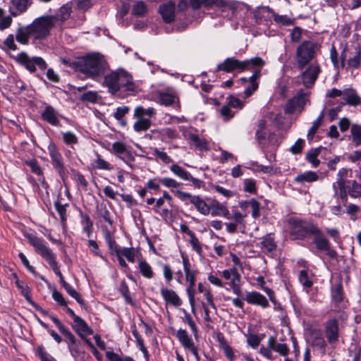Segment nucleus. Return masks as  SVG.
<instances>
[{
  "instance_id": "f257e3e1",
  "label": "nucleus",
  "mask_w": 361,
  "mask_h": 361,
  "mask_svg": "<svg viewBox=\"0 0 361 361\" xmlns=\"http://www.w3.org/2000/svg\"><path fill=\"white\" fill-rule=\"evenodd\" d=\"M54 27L53 16L45 15L35 18L32 23L26 26H20L16 30V39L22 44H27L29 39L44 40L50 35Z\"/></svg>"
},
{
  "instance_id": "f03ea898",
  "label": "nucleus",
  "mask_w": 361,
  "mask_h": 361,
  "mask_svg": "<svg viewBox=\"0 0 361 361\" xmlns=\"http://www.w3.org/2000/svg\"><path fill=\"white\" fill-rule=\"evenodd\" d=\"M102 85L106 87L111 94H116L122 89L133 92L136 90V85L132 75L121 68L105 75Z\"/></svg>"
},
{
  "instance_id": "7ed1b4c3",
  "label": "nucleus",
  "mask_w": 361,
  "mask_h": 361,
  "mask_svg": "<svg viewBox=\"0 0 361 361\" xmlns=\"http://www.w3.org/2000/svg\"><path fill=\"white\" fill-rule=\"evenodd\" d=\"M71 66L76 71L81 72L92 79L103 75L108 68L106 61L98 54L84 57L75 61Z\"/></svg>"
},
{
  "instance_id": "20e7f679",
  "label": "nucleus",
  "mask_w": 361,
  "mask_h": 361,
  "mask_svg": "<svg viewBox=\"0 0 361 361\" xmlns=\"http://www.w3.org/2000/svg\"><path fill=\"white\" fill-rule=\"evenodd\" d=\"M264 65V61L258 56L245 61H239L234 57H230L219 63L216 67V71L226 73H231L234 71L243 72L257 67L262 68Z\"/></svg>"
},
{
  "instance_id": "39448f33",
  "label": "nucleus",
  "mask_w": 361,
  "mask_h": 361,
  "mask_svg": "<svg viewBox=\"0 0 361 361\" xmlns=\"http://www.w3.org/2000/svg\"><path fill=\"white\" fill-rule=\"evenodd\" d=\"M319 49L318 43L313 40L303 41L296 49L295 59L299 69H303L316 56Z\"/></svg>"
},
{
  "instance_id": "423d86ee",
  "label": "nucleus",
  "mask_w": 361,
  "mask_h": 361,
  "mask_svg": "<svg viewBox=\"0 0 361 361\" xmlns=\"http://www.w3.org/2000/svg\"><path fill=\"white\" fill-rule=\"evenodd\" d=\"M157 114V111L153 107L147 109L142 106H137L134 110L133 116L136 121L133 123V129L135 132H145L148 130L151 126V118L154 117Z\"/></svg>"
},
{
  "instance_id": "0eeeda50",
  "label": "nucleus",
  "mask_w": 361,
  "mask_h": 361,
  "mask_svg": "<svg viewBox=\"0 0 361 361\" xmlns=\"http://www.w3.org/2000/svg\"><path fill=\"white\" fill-rule=\"evenodd\" d=\"M291 226V235L294 239L302 240L309 234H313L317 232V226L310 221H307L300 219H291L290 220Z\"/></svg>"
},
{
  "instance_id": "6e6552de",
  "label": "nucleus",
  "mask_w": 361,
  "mask_h": 361,
  "mask_svg": "<svg viewBox=\"0 0 361 361\" xmlns=\"http://www.w3.org/2000/svg\"><path fill=\"white\" fill-rule=\"evenodd\" d=\"M309 93L305 92L302 90H299L297 94L290 99L284 106V112L286 114H292L295 111L302 112L305 106L310 102Z\"/></svg>"
},
{
  "instance_id": "1a4fd4ad",
  "label": "nucleus",
  "mask_w": 361,
  "mask_h": 361,
  "mask_svg": "<svg viewBox=\"0 0 361 361\" xmlns=\"http://www.w3.org/2000/svg\"><path fill=\"white\" fill-rule=\"evenodd\" d=\"M317 232H314L313 243L315 244L317 249L319 251L325 252L326 254L333 259H336L338 257L337 252L331 247L329 240L324 237L322 231L317 227Z\"/></svg>"
},
{
  "instance_id": "9d476101",
  "label": "nucleus",
  "mask_w": 361,
  "mask_h": 361,
  "mask_svg": "<svg viewBox=\"0 0 361 361\" xmlns=\"http://www.w3.org/2000/svg\"><path fill=\"white\" fill-rule=\"evenodd\" d=\"M324 329L328 343L329 344L337 343L340 336L338 320L335 317L329 318L324 323Z\"/></svg>"
},
{
  "instance_id": "9b49d317",
  "label": "nucleus",
  "mask_w": 361,
  "mask_h": 361,
  "mask_svg": "<svg viewBox=\"0 0 361 361\" xmlns=\"http://www.w3.org/2000/svg\"><path fill=\"white\" fill-rule=\"evenodd\" d=\"M320 72L321 67L317 62L311 63L301 74L302 84L307 87H311L317 80Z\"/></svg>"
},
{
  "instance_id": "f8f14e48",
  "label": "nucleus",
  "mask_w": 361,
  "mask_h": 361,
  "mask_svg": "<svg viewBox=\"0 0 361 361\" xmlns=\"http://www.w3.org/2000/svg\"><path fill=\"white\" fill-rule=\"evenodd\" d=\"M47 149L51 159V164L54 168L57 171L62 179H63L65 176V168L61 154L59 153L56 145L52 141L49 142Z\"/></svg>"
},
{
  "instance_id": "ddd939ff",
  "label": "nucleus",
  "mask_w": 361,
  "mask_h": 361,
  "mask_svg": "<svg viewBox=\"0 0 361 361\" xmlns=\"http://www.w3.org/2000/svg\"><path fill=\"white\" fill-rule=\"evenodd\" d=\"M183 268L185 273V279L189 283L187 292L191 303L194 302L195 284L196 271L190 269V264L187 258L183 257Z\"/></svg>"
},
{
  "instance_id": "4468645a",
  "label": "nucleus",
  "mask_w": 361,
  "mask_h": 361,
  "mask_svg": "<svg viewBox=\"0 0 361 361\" xmlns=\"http://www.w3.org/2000/svg\"><path fill=\"white\" fill-rule=\"evenodd\" d=\"M25 237L29 243L34 247L35 252L44 259L53 255L51 250L45 245L42 238H39L31 233L26 234Z\"/></svg>"
},
{
  "instance_id": "2eb2a0df",
  "label": "nucleus",
  "mask_w": 361,
  "mask_h": 361,
  "mask_svg": "<svg viewBox=\"0 0 361 361\" xmlns=\"http://www.w3.org/2000/svg\"><path fill=\"white\" fill-rule=\"evenodd\" d=\"M183 135L188 143L200 151H209L210 147L209 142L204 138H200L197 135L185 132Z\"/></svg>"
},
{
  "instance_id": "dca6fc26",
  "label": "nucleus",
  "mask_w": 361,
  "mask_h": 361,
  "mask_svg": "<svg viewBox=\"0 0 361 361\" xmlns=\"http://www.w3.org/2000/svg\"><path fill=\"white\" fill-rule=\"evenodd\" d=\"M188 2L193 10H197L202 6L210 9L214 6L224 8L227 6V3L224 0H188Z\"/></svg>"
},
{
  "instance_id": "f3484780",
  "label": "nucleus",
  "mask_w": 361,
  "mask_h": 361,
  "mask_svg": "<svg viewBox=\"0 0 361 361\" xmlns=\"http://www.w3.org/2000/svg\"><path fill=\"white\" fill-rule=\"evenodd\" d=\"M175 11V4L171 1L161 4L159 8V13L161 14L164 21L166 23H170L174 20Z\"/></svg>"
},
{
  "instance_id": "a211bd4d",
  "label": "nucleus",
  "mask_w": 361,
  "mask_h": 361,
  "mask_svg": "<svg viewBox=\"0 0 361 361\" xmlns=\"http://www.w3.org/2000/svg\"><path fill=\"white\" fill-rule=\"evenodd\" d=\"M182 233L185 235L183 238L190 243L192 249L197 253H200L202 247L195 233L190 230L188 226L182 224Z\"/></svg>"
},
{
  "instance_id": "6ab92c4d",
  "label": "nucleus",
  "mask_w": 361,
  "mask_h": 361,
  "mask_svg": "<svg viewBox=\"0 0 361 361\" xmlns=\"http://www.w3.org/2000/svg\"><path fill=\"white\" fill-rule=\"evenodd\" d=\"M73 329L81 338L93 334L92 330L88 326L86 322L80 317H75L73 321Z\"/></svg>"
},
{
  "instance_id": "aec40b11",
  "label": "nucleus",
  "mask_w": 361,
  "mask_h": 361,
  "mask_svg": "<svg viewBox=\"0 0 361 361\" xmlns=\"http://www.w3.org/2000/svg\"><path fill=\"white\" fill-rule=\"evenodd\" d=\"M261 68H255L254 69L253 74L248 78L249 82L250 85H249L247 88H245L244 91L245 96L246 97H250L254 92H255L259 87V83L257 80L261 77Z\"/></svg>"
},
{
  "instance_id": "412c9836",
  "label": "nucleus",
  "mask_w": 361,
  "mask_h": 361,
  "mask_svg": "<svg viewBox=\"0 0 361 361\" xmlns=\"http://www.w3.org/2000/svg\"><path fill=\"white\" fill-rule=\"evenodd\" d=\"M245 300L249 304L259 305L264 308L269 306L266 297L258 292L247 293Z\"/></svg>"
},
{
  "instance_id": "4be33fe9",
  "label": "nucleus",
  "mask_w": 361,
  "mask_h": 361,
  "mask_svg": "<svg viewBox=\"0 0 361 361\" xmlns=\"http://www.w3.org/2000/svg\"><path fill=\"white\" fill-rule=\"evenodd\" d=\"M10 1L15 8V11L10 10L11 16L13 17L25 13L32 4L31 0H10Z\"/></svg>"
},
{
  "instance_id": "5701e85b",
  "label": "nucleus",
  "mask_w": 361,
  "mask_h": 361,
  "mask_svg": "<svg viewBox=\"0 0 361 361\" xmlns=\"http://www.w3.org/2000/svg\"><path fill=\"white\" fill-rule=\"evenodd\" d=\"M216 340L219 342L220 348L224 351L226 357L230 360L233 361L235 356L232 348L227 343L224 334L221 332L216 334Z\"/></svg>"
},
{
  "instance_id": "b1692460",
  "label": "nucleus",
  "mask_w": 361,
  "mask_h": 361,
  "mask_svg": "<svg viewBox=\"0 0 361 361\" xmlns=\"http://www.w3.org/2000/svg\"><path fill=\"white\" fill-rule=\"evenodd\" d=\"M260 247L262 252L266 253H269L276 250L277 244L271 234H267L262 238Z\"/></svg>"
},
{
  "instance_id": "393cba45",
  "label": "nucleus",
  "mask_w": 361,
  "mask_h": 361,
  "mask_svg": "<svg viewBox=\"0 0 361 361\" xmlns=\"http://www.w3.org/2000/svg\"><path fill=\"white\" fill-rule=\"evenodd\" d=\"M15 60L18 63L24 66L31 73L36 71L34 57L30 58L25 52H20L15 57Z\"/></svg>"
},
{
  "instance_id": "a878e982",
  "label": "nucleus",
  "mask_w": 361,
  "mask_h": 361,
  "mask_svg": "<svg viewBox=\"0 0 361 361\" xmlns=\"http://www.w3.org/2000/svg\"><path fill=\"white\" fill-rule=\"evenodd\" d=\"M311 334L312 336L311 340L312 346L316 347L318 349L324 351L327 345L324 338L322 336L320 330L313 329L311 331Z\"/></svg>"
},
{
  "instance_id": "bb28decb",
  "label": "nucleus",
  "mask_w": 361,
  "mask_h": 361,
  "mask_svg": "<svg viewBox=\"0 0 361 361\" xmlns=\"http://www.w3.org/2000/svg\"><path fill=\"white\" fill-rule=\"evenodd\" d=\"M268 346L271 350L279 353L282 356H286L289 353V349L285 343H278L274 336H270L268 339Z\"/></svg>"
},
{
  "instance_id": "cd10ccee",
  "label": "nucleus",
  "mask_w": 361,
  "mask_h": 361,
  "mask_svg": "<svg viewBox=\"0 0 361 361\" xmlns=\"http://www.w3.org/2000/svg\"><path fill=\"white\" fill-rule=\"evenodd\" d=\"M161 293L167 304H171L174 306L179 305V297L173 290L161 288Z\"/></svg>"
},
{
  "instance_id": "c85d7f7f",
  "label": "nucleus",
  "mask_w": 361,
  "mask_h": 361,
  "mask_svg": "<svg viewBox=\"0 0 361 361\" xmlns=\"http://www.w3.org/2000/svg\"><path fill=\"white\" fill-rule=\"evenodd\" d=\"M182 345L191 351L197 361L200 360L197 348L185 330H182Z\"/></svg>"
},
{
  "instance_id": "c756f323",
  "label": "nucleus",
  "mask_w": 361,
  "mask_h": 361,
  "mask_svg": "<svg viewBox=\"0 0 361 361\" xmlns=\"http://www.w3.org/2000/svg\"><path fill=\"white\" fill-rule=\"evenodd\" d=\"M42 116L44 120L52 126L59 125V121L56 117V113L54 109L51 106L46 107L45 110L42 114Z\"/></svg>"
},
{
  "instance_id": "7c9ffc66",
  "label": "nucleus",
  "mask_w": 361,
  "mask_h": 361,
  "mask_svg": "<svg viewBox=\"0 0 361 361\" xmlns=\"http://www.w3.org/2000/svg\"><path fill=\"white\" fill-rule=\"evenodd\" d=\"M14 278H16V285L18 289L20 290L21 294L25 297L26 300L31 304L32 305H35V302L31 300L30 290L29 287L25 285L23 281H20L16 274H13Z\"/></svg>"
},
{
  "instance_id": "2f4dec72",
  "label": "nucleus",
  "mask_w": 361,
  "mask_h": 361,
  "mask_svg": "<svg viewBox=\"0 0 361 361\" xmlns=\"http://www.w3.org/2000/svg\"><path fill=\"white\" fill-rule=\"evenodd\" d=\"M274 21L280 26H291L295 23V19L287 15L274 14Z\"/></svg>"
},
{
  "instance_id": "473e14b6",
  "label": "nucleus",
  "mask_w": 361,
  "mask_h": 361,
  "mask_svg": "<svg viewBox=\"0 0 361 361\" xmlns=\"http://www.w3.org/2000/svg\"><path fill=\"white\" fill-rule=\"evenodd\" d=\"M319 178L318 175L313 171H308L303 173H300L295 178V181L296 183H302L304 182L311 183L317 181Z\"/></svg>"
},
{
  "instance_id": "72a5a7b5",
  "label": "nucleus",
  "mask_w": 361,
  "mask_h": 361,
  "mask_svg": "<svg viewBox=\"0 0 361 361\" xmlns=\"http://www.w3.org/2000/svg\"><path fill=\"white\" fill-rule=\"evenodd\" d=\"M60 283L63 287V288L66 290V292L73 297L79 304L83 305L84 300L81 298L80 295L63 278L60 280Z\"/></svg>"
},
{
  "instance_id": "f704fd0d",
  "label": "nucleus",
  "mask_w": 361,
  "mask_h": 361,
  "mask_svg": "<svg viewBox=\"0 0 361 361\" xmlns=\"http://www.w3.org/2000/svg\"><path fill=\"white\" fill-rule=\"evenodd\" d=\"M71 6H69L67 4L62 6L59 8L58 13L56 16H53L54 18V22L56 20L63 22V21L68 20L71 16Z\"/></svg>"
},
{
  "instance_id": "c9c22d12",
  "label": "nucleus",
  "mask_w": 361,
  "mask_h": 361,
  "mask_svg": "<svg viewBox=\"0 0 361 361\" xmlns=\"http://www.w3.org/2000/svg\"><path fill=\"white\" fill-rule=\"evenodd\" d=\"M324 116V111L323 110L316 121H314L312 127L309 129L307 137L309 141L312 140L315 133L322 125V122Z\"/></svg>"
},
{
  "instance_id": "e433bc0d",
  "label": "nucleus",
  "mask_w": 361,
  "mask_h": 361,
  "mask_svg": "<svg viewBox=\"0 0 361 361\" xmlns=\"http://www.w3.org/2000/svg\"><path fill=\"white\" fill-rule=\"evenodd\" d=\"M352 141L356 147L361 145V126L353 124L350 129Z\"/></svg>"
},
{
  "instance_id": "4c0bfd02",
  "label": "nucleus",
  "mask_w": 361,
  "mask_h": 361,
  "mask_svg": "<svg viewBox=\"0 0 361 361\" xmlns=\"http://www.w3.org/2000/svg\"><path fill=\"white\" fill-rule=\"evenodd\" d=\"M349 183L350 185H348V195L353 198L361 197V183L352 180Z\"/></svg>"
},
{
  "instance_id": "58836bf2",
  "label": "nucleus",
  "mask_w": 361,
  "mask_h": 361,
  "mask_svg": "<svg viewBox=\"0 0 361 361\" xmlns=\"http://www.w3.org/2000/svg\"><path fill=\"white\" fill-rule=\"evenodd\" d=\"M140 271L142 276L147 279H152L154 276V272L151 266L144 260H141L138 264Z\"/></svg>"
},
{
  "instance_id": "ea45409f",
  "label": "nucleus",
  "mask_w": 361,
  "mask_h": 361,
  "mask_svg": "<svg viewBox=\"0 0 361 361\" xmlns=\"http://www.w3.org/2000/svg\"><path fill=\"white\" fill-rule=\"evenodd\" d=\"M147 12L145 3L142 1H136L132 8V14L136 16H143Z\"/></svg>"
},
{
  "instance_id": "a19ab883",
  "label": "nucleus",
  "mask_w": 361,
  "mask_h": 361,
  "mask_svg": "<svg viewBox=\"0 0 361 361\" xmlns=\"http://www.w3.org/2000/svg\"><path fill=\"white\" fill-rule=\"evenodd\" d=\"M96 159L94 161V167L97 169L107 170L110 171L113 169L112 166L103 159L99 154H96Z\"/></svg>"
},
{
  "instance_id": "79ce46f5",
  "label": "nucleus",
  "mask_w": 361,
  "mask_h": 361,
  "mask_svg": "<svg viewBox=\"0 0 361 361\" xmlns=\"http://www.w3.org/2000/svg\"><path fill=\"white\" fill-rule=\"evenodd\" d=\"M68 204H62L59 200L54 202V207L59 213L61 219V221L64 223L66 221V207Z\"/></svg>"
},
{
  "instance_id": "37998d69",
  "label": "nucleus",
  "mask_w": 361,
  "mask_h": 361,
  "mask_svg": "<svg viewBox=\"0 0 361 361\" xmlns=\"http://www.w3.org/2000/svg\"><path fill=\"white\" fill-rule=\"evenodd\" d=\"M62 137L64 143L67 145H73L78 144V140L76 135L70 131L63 133Z\"/></svg>"
},
{
  "instance_id": "c03bdc74",
  "label": "nucleus",
  "mask_w": 361,
  "mask_h": 361,
  "mask_svg": "<svg viewBox=\"0 0 361 361\" xmlns=\"http://www.w3.org/2000/svg\"><path fill=\"white\" fill-rule=\"evenodd\" d=\"M112 152L115 155L121 158L120 155L126 153L128 150L124 143L121 142H115L112 144Z\"/></svg>"
},
{
  "instance_id": "a18cd8bd",
  "label": "nucleus",
  "mask_w": 361,
  "mask_h": 361,
  "mask_svg": "<svg viewBox=\"0 0 361 361\" xmlns=\"http://www.w3.org/2000/svg\"><path fill=\"white\" fill-rule=\"evenodd\" d=\"M332 298L336 303H340L343 300V288L341 283L336 284L332 291Z\"/></svg>"
},
{
  "instance_id": "49530a36",
  "label": "nucleus",
  "mask_w": 361,
  "mask_h": 361,
  "mask_svg": "<svg viewBox=\"0 0 361 361\" xmlns=\"http://www.w3.org/2000/svg\"><path fill=\"white\" fill-rule=\"evenodd\" d=\"M240 274L235 275V278L233 280H231L228 284L232 288L233 293L237 295L238 296H240L241 295V289L240 287Z\"/></svg>"
},
{
  "instance_id": "de8ad7c7",
  "label": "nucleus",
  "mask_w": 361,
  "mask_h": 361,
  "mask_svg": "<svg viewBox=\"0 0 361 361\" xmlns=\"http://www.w3.org/2000/svg\"><path fill=\"white\" fill-rule=\"evenodd\" d=\"M360 59L361 51L360 48L358 47L356 54L353 58H350L348 60V66L353 68H358L360 66Z\"/></svg>"
},
{
  "instance_id": "09e8293b",
  "label": "nucleus",
  "mask_w": 361,
  "mask_h": 361,
  "mask_svg": "<svg viewBox=\"0 0 361 361\" xmlns=\"http://www.w3.org/2000/svg\"><path fill=\"white\" fill-rule=\"evenodd\" d=\"M200 200V198L198 196H192L188 193L182 192V201L185 202V204H192L197 209Z\"/></svg>"
},
{
  "instance_id": "8fccbe9b",
  "label": "nucleus",
  "mask_w": 361,
  "mask_h": 361,
  "mask_svg": "<svg viewBox=\"0 0 361 361\" xmlns=\"http://www.w3.org/2000/svg\"><path fill=\"white\" fill-rule=\"evenodd\" d=\"M46 260L48 262V263L54 270V273L59 276V279L61 280L63 278V276L59 269L58 264L56 260L54 255H51L48 258H47Z\"/></svg>"
},
{
  "instance_id": "3c124183",
  "label": "nucleus",
  "mask_w": 361,
  "mask_h": 361,
  "mask_svg": "<svg viewBox=\"0 0 361 361\" xmlns=\"http://www.w3.org/2000/svg\"><path fill=\"white\" fill-rule=\"evenodd\" d=\"M98 98L99 96L96 92L88 91L82 94L80 100L82 102H88L94 104L97 102Z\"/></svg>"
},
{
  "instance_id": "603ef678",
  "label": "nucleus",
  "mask_w": 361,
  "mask_h": 361,
  "mask_svg": "<svg viewBox=\"0 0 361 361\" xmlns=\"http://www.w3.org/2000/svg\"><path fill=\"white\" fill-rule=\"evenodd\" d=\"M159 99L161 104L168 106L172 104L175 101V97L171 93L163 92L159 94Z\"/></svg>"
},
{
  "instance_id": "864d4df0",
  "label": "nucleus",
  "mask_w": 361,
  "mask_h": 361,
  "mask_svg": "<svg viewBox=\"0 0 361 361\" xmlns=\"http://www.w3.org/2000/svg\"><path fill=\"white\" fill-rule=\"evenodd\" d=\"M320 153L319 149H316L314 152L308 153L307 154V161L311 163L314 167H317L319 164L320 161L317 159L318 155Z\"/></svg>"
},
{
  "instance_id": "5fc2aeb1",
  "label": "nucleus",
  "mask_w": 361,
  "mask_h": 361,
  "mask_svg": "<svg viewBox=\"0 0 361 361\" xmlns=\"http://www.w3.org/2000/svg\"><path fill=\"white\" fill-rule=\"evenodd\" d=\"M227 105L229 107L238 108L242 109L244 106L243 103L237 97L233 95H230L227 97Z\"/></svg>"
},
{
  "instance_id": "6e6d98bb",
  "label": "nucleus",
  "mask_w": 361,
  "mask_h": 361,
  "mask_svg": "<svg viewBox=\"0 0 361 361\" xmlns=\"http://www.w3.org/2000/svg\"><path fill=\"white\" fill-rule=\"evenodd\" d=\"M250 207L252 208V216L257 219L260 216V203L255 198L250 200Z\"/></svg>"
},
{
  "instance_id": "4d7b16f0",
  "label": "nucleus",
  "mask_w": 361,
  "mask_h": 361,
  "mask_svg": "<svg viewBox=\"0 0 361 361\" xmlns=\"http://www.w3.org/2000/svg\"><path fill=\"white\" fill-rule=\"evenodd\" d=\"M198 290H199V292H200V293L205 292L204 295H205L206 300H207V301L208 304H209L211 307H212L213 308H214V309H215V308H216V307H215V305H214V302H213V295H212V294L210 293V291H209V290H206V289H205V288H204V286H203V284H202V283H200L198 284Z\"/></svg>"
},
{
  "instance_id": "13d9d810",
  "label": "nucleus",
  "mask_w": 361,
  "mask_h": 361,
  "mask_svg": "<svg viewBox=\"0 0 361 361\" xmlns=\"http://www.w3.org/2000/svg\"><path fill=\"white\" fill-rule=\"evenodd\" d=\"M299 281L304 287L310 288L312 286V282L310 280L307 272L305 270L300 271Z\"/></svg>"
},
{
  "instance_id": "bf43d9fd",
  "label": "nucleus",
  "mask_w": 361,
  "mask_h": 361,
  "mask_svg": "<svg viewBox=\"0 0 361 361\" xmlns=\"http://www.w3.org/2000/svg\"><path fill=\"white\" fill-rule=\"evenodd\" d=\"M182 180L191 181L192 184L196 187L200 188L202 184V181L200 180L197 178H193L191 176V175L188 173L187 171H185L182 170Z\"/></svg>"
},
{
  "instance_id": "052dcab7",
  "label": "nucleus",
  "mask_w": 361,
  "mask_h": 361,
  "mask_svg": "<svg viewBox=\"0 0 361 361\" xmlns=\"http://www.w3.org/2000/svg\"><path fill=\"white\" fill-rule=\"evenodd\" d=\"M130 111V107L127 106H123L121 107H118L116 109V112L114 113V118L118 121H121L122 118L129 113Z\"/></svg>"
},
{
  "instance_id": "680f3d73",
  "label": "nucleus",
  "mask_w": 361,
  "mask_h": 361,
  "mask_svg": "<svg viewBox=\"0 0 361 361\" xmlns=\"http://www.w3.org/2000/svg\"><path fill=\"white\" fill-rule=\"evenodd\" d=\"M221 116L223 117L224 120L227 121L231 119L234 116V112H233L229 106L224 105L220 110Z\"/></svg>"
},
{
  "instance_id": "e2e57ef3",
  "label": "nucleus",
  "mask_w": 361,
  "mask_h": 361,
  "mask_svg": "<svg viewBox=\"0 0 361 361\" xmlns=\"http://www.w3.org/2000/svg\"><path fill=\"white\" fill-rule=\"evenodd\" d=\"M121 255H123L129 262H135V251L133 247H124L121 250Z\"/></svg>"
},
{
  "instance_id": "0e129e2a",
  "label": "nucleus",
  "mask_w": 361,
  "mask_h": 361,
  "mask_svg": "<svg viewBox=\"0 0 361 361\" xmlns=\"http://www.w3.org/2000/svg\"><path fill=\"white\" fill-rule=\"evenodd\" d=\"M158 181L164 186L172 189H177L179 186V183L178 182L170 178H160Z\"/></svg>"
},
{
  "instance_id": "69168bd1",
  "label": "nucleus",
  "mask_w": 361,
  "mask_h": 361,
  "mask_svg": "<svg viewBox=\"0 0 361 361\" xmlns=\"http://www.w3.org/2000/svg\"><path fill=\"white\" fill-rule=\"evenodd\" d=\"M119 291L121 292L122 295L125 298V300L128 303H130V304L133 303L131 297L130 295V291H129L128 287L124 281H123L121 283L120 288H119Z\"/></svg>"
},
{
  "instance_id": "338daca9",
  "label": "nucleus",
  "mask_w": 361,
  "mask_h": 361,
  "mask_svg": "<svg viewBox=\"0 0 361 361\" xmlns=\"http://www.w3.org/2000/svg\"><path fill=\"white\" fill-rule=\"evenodd\" d=\"M224 208L225 206H224L223 204H220L218 202H215L210 205L211 214L214 216H220L221 212L223 211V209Z\"/></svg>"
},
{
  "instance_id": "774afa93",
  "label": "nucleus",
  "mask_w": 361,
  "mask_h": 361,
  "mask_svg": "<svg viewBox=\"0 0 361 361\" xmlns=\"http://www.w3.org/2000/svg\"><path fill=\"white\" fill-rule=\"evenodd\" d=\"M345 102L352 106H357L360 103V97L355 93H350L345 99Z\"/></svg>"
}]
</instances>
